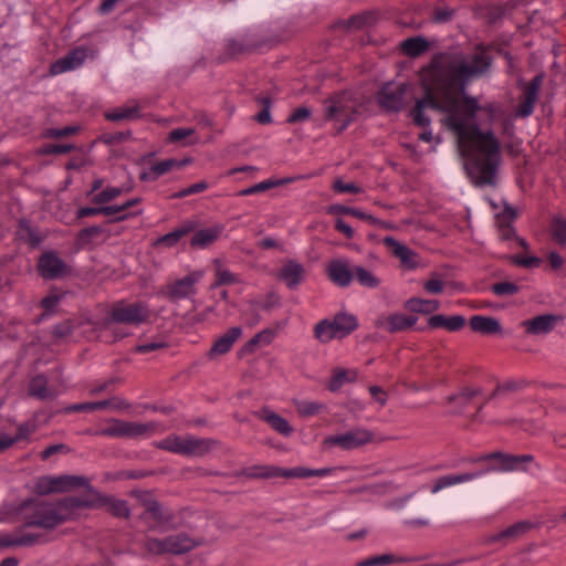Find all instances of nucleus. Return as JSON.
Returning <instances> with one entry per match:
<instances>
[{"label": "nucleus", "instance_id": "obj_63", "mask_svg": "<svg viewBox=\"0 0 566 566\" xmlns=\"http://www.w3.org/2000/svg\"><path fill=\"white\" fill-rule=\"evenodd\" d=\"M132 137V132H118V133H106L101 136V142L106 145H115L119 144L124 140H127Z\"/></svg>", "mask_w": 566, "mask_h": 566}, {"label": "nucleus", "instance_id": "obj_27", "mask_svg": "<svg viewBox=\"0 0 566 566\" xmlns=\"http://www.w3.org/2000/svg\"><path fill=\"white\" fill-rule=\"evenodd\" d=\"M166 542L168 554L172 555L186 554L200 544L184 532L166 536Z\"/></svg>", "mask_w": 566, "mask_h": 566}, {"label": "nucleus", "instance_id": "obj_62", "mask_svg": "<svg viewBox=\"0 0 566 566\" xmlns=\"http://www.w3.org/2000/svg\"><path fill=\"white\" fill-rule=\"evenodd\" d=\"M49 539L46 536L42 534H24L22 536H17L18 547H30L38 543H46Z\"/></svg>", "mask_w": 566, "mask_h": 566}, {"label": "nucleus", "instance_id": "obj_43", "mask_svg": "<svg viewBox=\"0 0 566 566\" xmlns=\"http://www.w3.org/2000/svg\"><path fill=\"white\" fill-rule=\"evenodd\" d=\"M292 180H293L292 178H283V179H275V180L268 179V180H264V181L259 182L256 185H253V186H251L249 188L240 190L238 192V196L245 197V196H251V195L260 193V192L270 190V189H272L274 187H279V186H283L285 184H289Z\"/></svg>", "mask_w": 566, "mask_h": 566}, {"label": "nucleus", "instance_id": "obj_33", "mask_svg": "<svg viewBox=\"0 0 566 566\" xmlns=\"http://www.w3.org/2000/svg\"><path fill=\"white\" fill-rule=\"evenodd\" d=\"M256 416L264 420L273 430L283 436H290L293 432V428L290 426L286 419L273 412L266 407L262 408L256 413Z\"/></svg>", "mask_w": 566, "mask_h": 566}, {"label": "nucleus", "instance_id": "obj_25", "mask_svg": "<svg viewBox=\"0 0 566 566\" xmlns=\"http://www.w3.org/2000/svg\"><path fill=\"white\" fill-rule=\"evenodd\" d=\"M469 326L474 333L482 335H497L503 332L500 321L492 316L473 315L469 319Z\"/></svg>", "mask_w": 566, "mask_h": 566}, {"label": "nucleus", "instance_id": "obj_35", "mask_svg": "<svg viewBox=\"0 0 566 566\" xmlns=\"http://www.w3.org/2000/svg\"><path fill=\"white\" fill-rule=\"evenodd\" d=\"M482 392L483 390L480 387H463L458 394L449 396L447 401L450 405H455L457 413H462L471 400L476 396H481Z\"/></svg>", "mask_w": 566, "mask_h": 566}, {"label": "nucleus", "instance_id": "obj_47", "mask_svg": "<svg viewBox=\"0 0 566 566\" xmlns=\"http://www.w3.org/2000/svg\"><path fill=\"white\" fill-rule=\"evenodd\" d=\"M314 335L321 343H328L337 338V336L334 335L333 325L328 319H323L315 325Z\"/></svg>", "mask_w": 566, "mask_h": 566}, {"label": "nucleus", "instance_id": "obj_50", "mask_svg": "<svg viewBox=\"0 0 566 566\" xmlns=\"http://www.w3.org/2000/svg\"><path fill=\"white\" fill-rule=\"evenodd\" d=\"M130 496L135 497L138 501V503L144 507L143 512H147L158 502V500L154 496L153 491L149 490H132Z\"/></svg>", "mask_w": 566, "mask_h": 566}, {"label": "nucleus", "instance_id": "obj_17", "mask_svg": "<svg viewBox=\"0 0 566 566\" xmlns=\"http://www.w3.org/2000/svg\"><path fill=\"white\" fill-rule=\"evenodd\" d=\"M86 50L78 46L50 65V74L57 75L80 67L86 59Z\"/></svg>", "mask_w": 566, "mask_h": 566}, {"label": "nucleus", "instance_id": "obj_61", "mask_svg": "<svg viewBox=\"0 0 566 566\" xmlns=\"http://www.w3.org/2000/svg\"><path fill=\"white\" fill-rule=\"evenodd\" d=\"M324 408V405L315 401H302L297 403V412L303 417H310L319 413Z\"/></svg>", "mask_w": 566, "mask_h": 566}, {"label": "nucleus", "instance_id": "obj_1", "mask_svg": "<svg viewBox=\"0 0 566 566\" xmlns=\"http://www.w3.org/2000/svg\"><path fill=\"white\" fill-rule=\"evenodd\" d=\"M483 468L475 472L448 474L437 478L430 493L409 495L405 499L403 514L417 526L428 525L430 521H441L454 515L455 494L448 488L474 480L476 491L484 496L503 499L507 495V476L502 471L526 470L534 462L532 454H511L495 451L472 459Z\"/></svg>", "mask_w": 566, "mask_h": 566}, {"label": "nucleus", "instance_id": "obj_53", "mask_svg": "<svg viewBox=\"0 0 566 566\" xmlns=\"http://www.w3.org/2000/svg\"><path fill=\"white\" fill-rule=\"evenodd\" d=\"M256 101L260 103V105L262 106V111L259 112L256 115H255V120L260 124H270L272 122V117H271V114H270V109H271V105H272V99L271 97L269 96H260L256 98Z\"/></svg>", "mask_w": 566, "mask_h": 566}, {"label": "nucleus", "instance_id": "obj_5", "mask_svg": "<svg viewBox=\"0 0 566 566\" xmlns=\"http://www.w3.org/2000/svg\"><path fill=\"white\" fill-rule=\"evenodd\" d=\"M33 503V511L25 515L24 527H40L44 530H53L69 520V515L60 512L56 503L33 502L28 500L24 506Z\"/></svg>", "mask_w": 566, "mask_h": 566}, {"label": "nucleus", "instance_id": "obj_32", "mask_svg": "<svg viewBox=\"0 0 566 566\" xmlns=\"http://www.w3.org/2000/svg\"><path fill=\"white\" fill-rule=\"evenodd\" d=\"M331 323L338 339L348 336L358 327L357 318L346 313L336 314Z\"/></svg>", "mask_w": 566, "mask_h": 566}, {"label": "nucleus", "instance_id": "obj_54", "mask_svg": "<svg viewBox=\"0 0 566 566\" xmlns=\"http://www.w3.org/2000/svg\"><path fill=\"white\" fill-rule=\"evenodd\" d=\"M516 217L517 213L515 209L511 206H505L503 211L495 216L497 229H503L506 226H513Z\"/></svg>", "mask_w": 566, "mask_h": 566}, {"label": "nucleus", "instance_id": "obj_46", "mask_svg": "<svg viewBox=\"0 0 566 566\" xmlns=\"http://www.w3.org/2000/svg\"><path fill=\"white\" fill-rule=\"evenodd\" d=\"M250 306H251V311L253 312L254 314V319L255 322H258L260 319L259 317V314H258V310L259 308H262L264 311H271L272 308L276 307V306H280V296L274 293V292H270L266 294V298L264 302H260L258 300H253V301H250Z\"/></svg>", "mask_w": 566, "mask_h": 566}, {"label": "nucleus", "instance_id": "obj_36", "mask_svg": "<svg viewBox=\"0 0 566 566\" xmlns=\"http://www.w3.org/2000/svg\"><path fill=\"white\" fill-rule=\"evenodd\" d=\"M429 42L423 36H412L403 40L400 44L401 51L409 57H418L429 50Z\"/></svg>", "mask_w": 566, "mask_h": 566}, {"label": "nucleus", "instance_id": "obj_18", "mask_svg": "<svg viewBox=\"0 0 566 566\" xmlns=\"http://www.w3.org/2000/svg\"><path fill=\"white\" fill-rule=\"evenodd\" d=\"M384 243L391 250L392 254L400 260L403 268L413 270L419 266L418 254L407 245L398 242L392 237H386Z\"/></svg>", "mask_w": 566, "mask_h": 566}, {"label": "nucleus", "instance_id": "obj_34", "mask_svg": "<svg viewBox=\"0 0 566 566\" xmlns=\"http://www.w3.org/2000/svg\"><path fill=\"white\" fill-rule=\"evenodd\" d=\"M196 228V224L191 221L186 222L180 228L175 229L174 231L159 237L153 243V247H166L172 248L175 247L185 235L192 232Z\"/></svg>", "mask_w": 566, "mask_h": 566}, {"label": "nucleus", "instance_id": "obj_23", "mask_svg": "<svg viewBox=\"0 0 566 566\" xmlns=\"http://www.w3.org/2000/svg\"><path fill=\"white\" fill-rule=\"evenodd\" d=\"M305 272L303 264L294 260H287L281 268L277 279L283 281L289 289L294 290L304 280Z\"/></svg>", "mask_w": 566, "mask_h": 566}, {"label": "nucleus", "instance_id": "obj_64", "mask_svg": "<svg viewBox=\"0 0 566 566\" xmlns=\"http://www.w3.org/2000/svg\"><path fill=\"white\" fill-rule=\"evenodd\" d=\"M103 232H104V229L102 227H99V226H92V227H87V228L82 229L78 232L77 238H78V240L83 244H86V243H90L93 238L98 237Z\"/></svg>", "mask_w": 566, "mask_h": 566}, {"label": "nucleus", "instance_id": "obj_48", "mask_svg": "<svg viewBox=\"0 0 566 566\" xmlns=\"http://www.w3.org/2000/svg\"><path fill=\"white\" fill-rule=\"evenodd\" d=\"M254 50V45L247 44L242 41L231 39L226 45V54L229 59L235 57L241 54L250 53Z\"/></svg>", "mask_w": 566, "mask_h": 566}, {"label": "nucleus", "instance_id": "obj_3", "mask_svg": "<svg viewBox=\"0 0 566 566\" xmlns=\"http://www.w3.org/2000/svg\"><path fill=\"white\" fill-rule=\"evenodd\" d=\"M444 113L448 115L443 124L455 135L459 146L462 148L465 143H475L481 154L472 156L467 167L472 182L475 186L494 185L496 168L501 160V146L494 134L491 130H481L475 123H467L465 120L472 118H467L462 111Z\"/></svg>", "mask_w": 566, "mask_h": 566}, {"label": "nucleus", "instance_id": "obj_13", "mask_svg": "<svg viewBox=\"0 0 566 566\" xmlns=\"http://www.w3.org/2000/svg\"><path fill=\"white\" fill-rule=\"evenodd\" d=\"M453 57L459 66L467 69L463 73L469 83L472 77L484 74L492 64V57L483 52L471 55L469 61L462 55H453Z\"/></svg>", "mask_w": 566, "mask_h": 566}, {"label": "nucleus", "instance_id": "obj_40", "mask_svg": "<svg viewBox=\"0 0 566 566\" xmlns=\"http://www.w3.org/2000/svg\"><path fill=\"white\" fill-rule=\"evenodd\" d=\"M413 560H416L413 557H398L392 554H384L360 560L356 564V566H384L389 564L410 563Z\"/></svg>", "mask_w": 566, "mask_h": 566}, {"label": "nucleus", "instance_id": "obj_42", "mask_svg": "<svg viewBox=\"0 0 566 566\" xmlns=\"http://www.w3.org/2000/svg\"><path fill=\"white\" fill-rule=\"evenodd\" d=\"M551 239L558 245H566V219L559 214L552 218L549 223Z\"/></svg>", "mask_w": 566, "mask_h": 566}, {"label": "nucleus", "instance_id": "obj_21", "mask_svg": "<svg viewBox=\"0 0 566 566\" xmlns=\"http://www.w3.org/2000/svg\"><path fill=\"white\" fill-rule=\"evenodd\" d=\"M105 507L114 517L128 520L130 517V509L127 501L117 499L113 495H103L96 493V509Z\"/></svg>", "mask_w": 566, "mask_h": 566}, {"label": "nucleus", "instance_id": "obj_45", "mask_svg": "<svg viewBox=\"0 0 566 566\" xmlns=\"http://www.w3.org/2000/svg\"><path fill=\"white\" fill-rule=\"evenodd\" d=\"M48 379L43 375H39L30 381L29 385V394L35 398L41 400H45L46 398H53V395L48 391Z\"/></svg>", "mask_w": 566, "mask_h": 566}, {"label": "nucleus", "instance_id": "obj_37", "mask_svg": "<svg viewBox=\"0 0 566 566\" xmlns=\"http://www.w3.org/2000/svg\"><path fill=\"white\" fill-rule=\"evenodd\" d=\"M104 116L109 122H120L138 119L143 115L140 106L138 104H135L133 106H123L114 108L113 111L106 112Z\"/></svg>", "mask_w": 566, "mask_h": 566}, {"label": "nucleus", "instance_id": "obj_20", "mask_svg": "<svg viewBox=\"0 0 566 566\" xmlns=\"http://www.w3.org/2000/svg\"><path fill=\"white\" fill-rule=\"evenodd\" d=\"M241 327L234 326L229 328L223 335L213 342L211 348L207 353V357L209 359H214L218 356L226 355L231 350L232 346L241 337Z\"/></svg>", "mask_w": 566, "mask_h": 566}, {"label": "nucleus", "instance_id": "obj_6", "mask_svg": "<svg viewBox=\"0 0 566 566\" xmlns=\"http://www.w3.org/2000/svg\"><path fill=\"white\" fill-rule=\"evenodd\" d=\"M149 317V310L143 302L127 303L118 301L114 303L108 312L105 324H125L138 326Z\"/></svg>", "mask_w": 566, "mask_h": 566}, {"label": "nucleus", "instance_id": "obj_31", "mask_svg": "<svg viewBox=\"0 0 566 566\" xmlns=\"http://www.w3.org/2000/svg\"><path fill=\"white\" fill-rule=\"evenodd\" d=\"M196 279L190 274L177 280L168 286L167 297L170 301H178L188 297L195 293Z\"/></svg>", "mask_w": 566, "mask_h": 566}, {"label": "nucleus", "instance_id": "obj_24", "mask_svg": "<svg viewBox=\"0 0 566 566\" xmlns=\"http://www.w3.org/2000/svg\"><path fill=\"white\" fill-rule=\"evenodd\" d=\"M328 279L339 287L348 286L354 280V266L343 260H333L327 269Z\"/></svg>", "mask_w": 566, "mask_h": 566}, {"label": "nucleus", "instance_id": "obj_11", "mask_svg": "<svg viewBox=\"0 0 566 566\" xmlns=\"http://www.w3.org/2000/svg\"><path fill=\"white\" fill-rule=\"evenodd\" d=\"M329 105L325 108V119L340 120V126L336 129V134H340L344 132L349 124H352L356 119L357 109L355 107H350L344 104L343 99L339 97L331 98Z\"/></svg>", "mask_w": 566, "mask_h": 566}, {"label": "nucleus", "instance_id": "obj_44", "mask_svg": "<svg viewBox=\"0 0 566 566\" xmlns=\"http://www.w3.org/2000/svg\"><path fill=\"white\" fill-rule=\"evenodd\" d=\"M354 280L367 289H376L381 283L378 276L361 265L354 266Z\"/></svg>", "mask_w": 566, "mask_h": 566}, {"label": "nucleus", "instance_id": "obj_15", "mask_svg": "<svg viewBox=\"0 0 566 566\" xmlns=\"http://www.w3.org/2000/svg\"><path fill=\"white\" fill-rule=\"evenodd\" d=\"M562 321L563 317L560 315L543 314L531 319L523 321L521 326L525 329L527 335L537 336L551 333Z\"/></svg>", "mask_w": 566, "mask_h": 566}, {"label": "nucleus", "instance_id": "obj_14", "mask_svg": "<svg viewBox=\"0 0 566 566\" xmlns=\"http://www.w3.org/2000/svg\"><path fill=\"white\" fill-rule=\"evenodd\" d=\"M86 494L83 496H66L56 501V506L60 512L70 516V513L77 509H96V493L97 491L92 486H85Z\"/></svg>", "mask_w": 566, "mask_h": 566}, {"label": "nucleus", "instance_id": "obj_8", "mask_svg": "<svg viewBox=\"0 0 566 566\" xmlns=\"http://www.w3.org/2000/svg\"><path fill=\"white\" fill-rule=\"evenodd\" d=\"M156 428L157 424L155 422L138 423L119 419H113L108 427L98 431V434L117 438H135L151 433L156 430Z\"/></svg>", "mask_w": 566, "mask_h": 566}, {"label": "nucleus", "instance_id": "obj_49", "mask_svg": "<svg viewBox=\"0 0 566 566\" xmlns=\"http://www.w3.org/2000/svg\"><path fill=\"white\" fill-rule=\"evenodd\" d=\"M122 212H123V207L120 205L119 206H117V205L102 206V214H104L106 217L115 216L113 219L107 221L108 223L124 221L129 217L142 214L143 211L139 210L137 212H130V213H122Z\"/></svg>", "mask_w": 566, "mask_h": 566}, {"label": "nucleus", "instance_id": "obj_30", "mask_svg": "<svg viewBox=\"0 0 566 566\" xmlns=\"http://www.w3.org/2000/svg\"><path fill=\"white\" fill-rule=\"evenodd\" d=\"M465 317L462 315L446 316L442 314L432 315L428 319L429 328H446L449 332H458L465 326Z\"/></svg>", "mask_w": 566, "mask_h": 566}, {"label": "nucleus", "instance_id": "obj_9", "mask_svg": "<svg viewBox=\"0 0 566 566\" xmlns=\"http://www.w3.org/2000/svg\"><path fill=\"white\" fill-rule=\"evenodd\" d=\"M36 271L44 280H56L71 273V268L53 250L43 252L36 262Z\"/></svg>", "mask_w": 566, "mask_h": 566}, {"label": "nucleus", "instance_id": "obj_19", "mask_svg": "<svg viewBox=\"0 0 566 566\" xmlns=\"http://www.w3.org/2000/svg\"><path fill=\"white\" fill-rule=\"evenodd\" d=\"M139 520L145 522L149 530H156L170 524L174 521V514L158 501L147 512H143Z\"/></svg>", "mask_w": 566, "mask_h": 566}, {"label": "nucleus", "instance_id": "obj_22", "mask_svg": "<svg viewBox=\"0 0 566 566\" xmlns=\"http://www.w3.org/2000/svg\"><path fill=\"white\" fill-rule=\"evenodd\" d=\"M418 321L415 315H405L402 313H394L385 318L378 319L376 325L386 329L388 333H398L411 328Z\"/></svg>", "mask_w": 566, "mask_h": 566}, {"label": "nucleus", "instance_id": "obj_58", "mask_svg": "<svg viewBox=\"0 0 566 566\" xmlns=\"http://www.w3.org/2000/svg\"><path fill=\"white\" fill-rule=\"evenodd\" d=\"M145 548L148 553L154 555L168 554L167 542L165 538L150 537L145 542Z\"/></svg>", "mask_w": 566, "mask_h": 566}, {"label": "nucleus", "instance_id": "obj_29", "mask_svg": "<svg viewBox=\"0 0 566 566\" xmlns=\"http://www.w3.org/2000/svg\"><path fill=\"white\" fill-rule=\"evenodd\" d=\"M224 227L222 224H214L207 229L198 230L191 238V248H207L216 242L222 234Z\"/></svg>", "mask_w": 566, "mask_h": 566}, {"label": "nucleus", "instance_id": "obj_41", "mask_svg": "<svg viewBox=\"0 0 566 566\" xmlns=\"http://www.w3.org/2000/svg\"><path fill=\"white\" fill-rule=\"evenodd\" d=\"M56 493L67 492L75 488L91 485L88 479L80 475H60L55 476Z\"/></svg>", "mask_w": 566, "mask_h": 566}, {"label": "nucleus", "instance_id": "obj_56", "mask_svg": "<svg viewBox=\"0 0 566 566\" xmlns=\"http://www.w3.org/2000/svg\"><path fill=\"white\" fill-rule=\"evenodd\" d=\"M521 287L513 282H499L491 286V291L497 296L515 295L520 292Z\"/></svg>", "mask_w": 566, "mask_h": 566}, {"label": "nucleus", "instance_id": "obj_26", "mask_svg": "<svg viewBox=\"0 0 566 566\" xmlns=\"http://www.w3.org/2000/svg\"><path fill=\"white\" fill-rule=\"evenodd\" d=\"M534 527V524L530 521H521L517 522L507 528L492 535L489 537L490 543L494 542H514L518 538H521L523 535H525L527 532H530Z\"/></svg>", "mask_w": 566, "mask_h": 566}, {"label": "nucleus", "instance_id": "obj_7", "mask_svg": "<svg viewBox=\"0 0 566 566\" xmlns=\"http://www.w3.org/2000/svg\"><path fill=\"white\" fill-rule=\"evenodd\" d=\"M408 84L401 83L394 86L390 82L381 85L376 94L377 105L386 113H399L405 106V95Z\"/></svg>", "mask_w": 566, "mask_h": 566}, {"label": "nucleus", "instance_id": "obj_12", "mask_svg": "<svg viewBox=\"0 0 566 566\" xmlns=\"http://www.w3.org/2000/svg\"><path fill=\"white\" fill-rule=\"evenodd\" d=\"M544 74L539 73L530 82L525 83L523 90V101L520 103L516 115L520 117H528L533 114L534 105L538 98V92L543 84Z\"/></svg>", "mask_w": 566, "mask_h": 566}, {"label": "nucleus", "instance_id": "obj_39", "mask_svg": "<svg viewBox=\"0 0 566 566\" xmlns=\"http://www.w3.org/2000/svg\"><path fill=\"white\" fill-rule=\"evenodd\" d=\"M376 21V14L373 12H361L359 14L352 15L347 20L338 22V27L345 30H360L365 27L374 24Z\"/></svg>", "mask_w": 566, "mask_h": 566}, {"label": "nucleus", "instance_id": "obj_52", "mask_svg": "<svg viewBox=\"0 0 566 566\" xmlns=\"http://www.w3.org/2000/svg\"><path fill=\"white\" fill-rule=\"evenodd\" d=\"M273 338V332L271 329H264L258 334H255L242 348V352L251 353L254 349V346L263 343L265 345L270 344Z\"/></svg>", "mask_w": 566, "mask_h": 566}, {"label": "nucleus", "instance_id": "obj_4", "mask_svg": "<svg viewBox=\"0 0 566 566\" xmlns=\"http://www.w3.org/2000/svg\"><path fill=\"white\" fill-rule=\"evenodd\" d=\"M334 471V468H322V469H306L297 467L293 469H283L274 465H253L245 468L240 472H235V476H247L249 479H270L282 476L286 479L291 478H311V476H326Z\"/></svg>", "mask_w": 566, "mask_h": 566}, {"label": "nucleus", "instance_id": "obj_51", "mask_svg": "<svg viewBox=\"0 0 566 566\" xmlns=\"http://www.w3.org/2000/svg\"><path fill=\"white\" fill-rule=\"evenodd\" d=\"M512 264L525 269H535L542 264V259L535 255L523 256L521 254L505 256Z\"/></svg>", "mask_w": 566, "mask_h": 566}, {"label": "nucleus", "instance_id": "obj_38", "mask_svg": "<svg viewBox=\"0 0 566 566\" xmlns=\"http://www.w3.org/2000/svg\"><path fill=\"white\" fill-rule=\"evenodd\" d=\"M403 307L411 313L427 315L436 312L440 307V303L437 300L411 297L405 302Z\"/></svg>", "mask_w": 566, "mask_h": 566}, {"label": "nucleus", "instance_id": "obj_16", "mask_svg": "<svg viewBox=\"0 0 566 566\" xmlns=\"http://www.w3.org/2000/svg\"><path fill=\"white\" fill-rule=\"evenodd\" d=\"M530 386V381L522 379H509L503 382H497L493 391L486 397L483 403H481L474 417H476L484 408V406L493 400L504 398L505 396L526 389Z\"/></svg>", "mask_w": 566, "mask_h": 566}, {"label": "nucleus", "instance_id": "obj_2", "mask_svg": "<svg viewBox=\"0 0 566 566\" xmlns=\"http://www.w3.org/2000/svg\"><path fill=\"white\" fill-rule=\"evenodd\" d=\"M464 66H459L453 55L434 54L430 63L421 69L423 96L416 101L410 111L413 123L419 127H429L431 119L426 108L441 113L462 111L467 118H475L481 109L476 97L465 94L469 82L464 77Z\"/></svg>", "mask_w": 566, "mask_h": 566}, {"label": "nucleus", "instance_id": "obj_57", "mask_svg": "<svg viewBox=\"0 0 566 566\" xmlns=\"http://www.w3.org/2000/svg\"><path fill=\"white\" fill-rule=\"evenodd\" d=\"M35 491L40 495L56 493L55 476H41L35 484Z\"/></svg>", "mask_w": 566, "mask_h": 566}, {"label": "nucleus", "instance_id": "obj_60", "mask_svg": "<svg viewBox=\"0 0 566 566\" xmlns=\"http://www.w3.org/2000/svg\"><path fill=\"white\" fill-rule=\"evenodd\" d=\"M80 132L78 126H65L63 128H48L43 132L45 138H63L75 135Z\"/></svg>", "mask_w": 566, "mask_h": 566}, {"label": "nucleus", "instance_id": "obj_59", "mask_svg": "<svg viewBox=\"0 0 566 566\" xmlns=\"http://www.w3.org/2000/svg\"><path fill=\"white\" fill-rule=\"evenodd\" d=\"M75 149V146L72 144H49L44 145L40 148L39 154L43 156H50V155H60V154H67Z\"/></svg>", "mask_w": 566, "mask_h": 566}, {"label": "nucleus", "instance_id": "obj_10", "mask_svg": "<svg viewBox=\"0 0 566 566\" xmlns=\"http://www.w3.org/2000/svg\"><path fill=\"white\" fill-rule=\"evenodd\" d=\"M374 434L366 429H355L343 434L329 436L325 443L337 446L344 450H352L373 441Z\"/></svg>", "mask_w": 566, "mask_h": 566}, {"label": "nucleus", "instance_id": "obj_55", "mask_svg": "<svg viewBox=\"0 0 566 566\" xmlns=\"http://www.w3.org/2000/svg\"><path fill=\"white\" fill-rule=\"evenodd\" d=\"M122 193H123L122 188H117V187L106 188V189L102 190L101 192H98L97 195H95L92 199V202L95 205H104V203H107V202L114 200Z\"/></svg>", "mask_w": 566, "mask_h": 566}, {"label": "nucleus", "instance_id": "obj_28", "mask_svg": "<svg viewBox=\"0 0 566 566\" xmlns=\"http://www.w3.org/2000/svg\"><path fill=\"white\" fill-rule=\"evenodd\" d=\"M17 235L32 249L38 248L46 238V235L42 234L38 228L32 227L30 221L27 219H21L19 221Z\"/></svg>", "mask_w": 566, "mask_h": 566}]
</instances>
